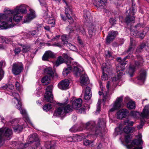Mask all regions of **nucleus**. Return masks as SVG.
Masks as SVG:
<instances>
[{"instance_id": "obj_64", "label": "nucleus", "mask_w": 149, "mask_h": 149, "mask_svg": "<svg viewBox=\"0 0 149 149\" xmlns=\"http://www.w3.org/2000/svg\"><path fill=\"white\" fill-rule=\"evenodd\" d=\"M70 49L72 51H76L77 50L76 47L75 46L73 45H71V47H70Z\"/></svg>"}, {"instance_id": "obj_37", "label": "nucleus", "mask_w": 149, "mask_h": 149, "mask_svg": "<svg viewBox=\"0 0 149 149\" xmlns=\"http://www.w3.org/2000/svg\"><path fill=\"white\" fill-rule=\"evenodd\" d=\"M50 80L49 77L48 76H46L43 77L41 81L42 83L45 84V85H47L49 83Z\"/></svg>"}, {"instance_id": "obj_22", "label": "nucleus", "mask_w": 149, "mask_h": 149, "mask_svg": "<svg viewBox=\"0 0 149 149\" xmlns=\"http://www.w3.org/2000/svg\"><path fill=\"white\" fill-rule=\"evenodd\" d=\"M82 103V100L81 99H76L73 101L72 105V107H72V110L73 109H78L81 106Z\"/></svg>"}, {"instance_id": "obj_31", "label": "nucleus", "mask_w": 149, "mask_h": 149, "mask_svg": "<svg viewBox=\"0 0 149 149\" xmlns=\"http://www.w3.org/2000/svg\"><path fill=\"white\" fill-rule=\"evenodd\" d=\"M141 115V113H140L139 112L135 111H132L130 113V115L134 118H138L140 117V119L142 118Z\"/></svg>"}, {"instance_id": "obj_62", "label": "nucleus", "mask_w": 149, "mask_h": 149, "mask_svg": "<svg viewBox=\"0 0 149 149\" xmlns=\"http://www.w3.org/2000/svg\"><path fill=\"white\" fill-rule=\"evenodd\" d=\"M91 88L89 87L86 86V91L85 93H86V91L89 92L90 93H91Z\"/></svg>"}, {"instance_id": "obj_61", "label": "nucleus", "mask_w": 149, "mask_h": 149, "mask_svg": "<svg viewBox=\"0 0 149 149\" xmlns=\"http://www.w3.org/2000/svg\"><path fill=\"white\" fill-rule=\"evenodd\" d=\"M89 14V13L88 12L86 13V14H85L84 15V17L85 19V21L87 22L88 21V15Z\"/></svg>"}, {"instance_id": "obj_51", "label": "nucleus", "mask_w": 149, "mask_h": 149, "mask_svg": "<svg viewBox=\"0 0 149 149\" xmlns=\"http://www.w3.org/2000/svg\"><path fill=\"white\" fill-rule=\"evenodd\" d=\"M125 141L126 143H129L131 141L130 136L127 135L125 136Z\"/></svg>"}, {"instance_id": "obj_23", "label": "nucleus", "mask_w": 149, "mask_h": 149, "mask_svg": "<svg viewBox=\"0 0 149 149\" xmlns=\"http://www.w3.org/2000/svg\"><path fill=\"white\" fill-rule=\"evenodd\" d=\"M14 11L15 13H19V14H24L26 13L27 10L26 9V6L24 5H21L18 7H17Z\"/></svg>"}, {"instance_id": "obj_44", "label": "nucleus", "mask_w": 149, "mask_h": 149, "mask_svg": "<svg viewBox=\"0 0 149 149\" xmlns=\"http://www.w3.org/2000/svg\"><path fill=\"white\" fill-rule=\"evenodd\" d=\"M91 97V93H90L89 92L86 91L84 95L85 99L87 100H89Z\"/></svg>"}, {"instance_id": "obj_10", "label": "nucleus", "mask_w": 149, "mask_h": 149, "mask_svg": "<svg viewBox=\"0 0 149 149\" xmlns=\"http://www.w3.org/2000/svg\"><path fill=\"white\" fill-rule=\"evenodd\" d=\"M53 89V86L50 85L47 86L46 88V91L45 93V98L47 102H51L53 100V95L52 91Z\"/></svg>"}, {"instance_id": "obj_11", "label": "nucleus", "mask_w": 149, "mask_h": 149, "mask_svg": "<svg viewBox=\"0 0 149 149\" xmlns=\"http://www.w3.org/2000/svg\"><path fill=\"white\" fill-rule=\"evenodd\" d=\"M84 71L83 70L82 72H81V74L80 75H81V76L80 78V81L81 85L83 88H85V87L89 83V81L87 75L84 74Z\"/></svg>"}, {"instance_id": "obj_30", "label": "nucleus", "mask_w": 149, "mask_h": 149, "mask_svg": "<svg viewBox=\"0 0 149 149\" xmlns=\"http://www.w3.org/2000/svg\"><path fill=\"white\" fill-rule=\"evenodd\" d=\"M65 60L61 56L58 57L57 58L56 61L55 65L58 66L64 63Z\"/></svg>"}, {"instance_id": "obj_40", "label": "nucleus", "mask_w": 149, "mask_h": 149, "mask_svg": "<svg viewBox=\"0 0 149 149\" xmlns=\"http://www.w3.org/2000/svg\"><path fill=\"white\" fill-rule=\"evenodd\" d=\"M145 118H145L142 117V119H141L140 124L139 125H138L137 126V128L139 130L141 129L143 125H144L145 122Z\"/></svg>"}, {"instance_id": "obj_47", "label": "nucleus", "mask_w": 149, "mask_h": 149, "mask_svg": "<svg viewBox=\"0 0 149 149\" xmlns=\"http://www.w3.org/2000/svg\"><path fill=\"white\" fill-rule=\"evenodd\" d=\"M12 95L14 97V99L16 101H18V100H19V95L18 93L13 92L12 93Z\"/></svg>"}, {"instance_id": "obj_42", "label": "nucleus", "mask_w": 149, "mask_h": 149, "mask_svg": "<svg viewBox=\"0 0 149 149\" xmlns=\"http://www.w3.org/2000/svg\"><path fill=\"white\" fill-rule=\"evenodd\" d=\"M46 10L47 11H45L44 13V15L43 17L44 18L47 19L51 17V16H52L50 13H48V10L47 8H46Z\"/></svg>"}, {"instance_id": "obj_17", "label": "nucleus", "mask_w": 149, "mask_h": 149, "mask_svg": "<svg viewBox=\"0 0 149 149\" xmlns=\"http://www.w3.org/2000/svg\"><path fill=\"white\" fill-rule=\"evenodd\" d=\"M107 0H94V4L98 9H102L106 6Z\"/></svg>"}, {"instance_id": "obj_43", "label": "nucleus", "mask_w": 149, "mask_h": 149, "mask_svg": "<svg viewBox=\"0 0 149 149\" xmlns=\"http://www.w3.org/2000/svg\"><path fill=\"white\" fill-rule=\"evenodd\" d=\"M145 44L144 43H142L140 46L137 48L136 51L138 52H141V50L145 48Z\"/></svg>"}, {"instance_id": "obj_28", "label": "nucleus", "mask_w": 149, "mask_h": 149, "mask_svg": "<svg viewBox=\"0 0 149 149\" xmlns=\"http://www.w3.org/2000/svg\"><path fill=\"white\" fill-rule=\"evenodd\" d=\"M133 33V34L136 37H139L142 39L145 36L146 33L144 31L142 32L141 33H139V31L137 30L132 31V33Z\"/></svg>"}, {"instance_id": "obj_63", "label": "nucleus", "mask_w": 149, "mask_h": 149, "mask_svg": "<svg viewBox=\"0 0 149 149\" xmlns=\"http://www.w3.org/2000/svg\"><path fill=\"white\" fill-rule=\"evenodd\" d=\"M15 87L16 88V89L19 90V84L18 81H16L15 83Z\"/></svg>"}, {"instance_id": "obj_5", "label": "nucleus", "mask_w": 149, "mask_h": 149, "mask_svg": "<svg viewBox=\"0 0 149 149\" xmlns=\"http://www.w3.org/2000/svg\"><path fill=\"white\" fill-rule=\"evenodd\" d=\"M129 56H127L123 59H121L120 57L117 58V60L119 63L116 68V72L118 76L122 75L123 70L125 69V65L127 64V61H125V60L127 58H129Z\"/></svg>"}, {"instance_id": "obj_52", "label": "nucleus", "mask_w": 149, "mask_h": 149, "mask_svg": "<svg viewBox=\"0 0 149 149\" xmlns=\"http://www.w3.org/2000/svg\"><path fill=\"white\" fill-rule=\"evenodd\" d=\"M108 76L107 74L103 72V75L101 77L102 80L105 81L108 79Z\"/></svg>"}, {"instance_id": "obj_53", "label": "nucleus", "mask_w": 149, "mask_h": 149, "mask_svg": "<svg viewBox=\"0 0 149 149\" xmlns=\"http://www.w3.org/2000/svg\"><path fill=\"white\" fill-rule=\"evenodd\" d=\"M37 33L36 30H33L31 31H29L28 32V34L30 35L34 36L36 35Z\"/></svg>"}, {"instance_id": "obj_19", "label": "nucleus", "mask_w": 149, "mask_h": 149, "mask_svg": "<svg viewBox=\"0 0 149 149\" xmlns=\"http://www.w3.org/2000/svg\"><path fill=\"white\" fill-rule=\"evenodd\" d=\"M128 113V111L126 109H121L117 113V118L118 119H122L125 117Z\"/></svg>"}, {"instance_id": "obj_38", "label": "nucleus", "mask_w": 149, "mask_h": 149, "mask_svg": "<svg viewBox=\"0 0 149 149\" xmlns=\"http://www.w3.org/2000/svg\"><path fill=\"white\" fill-rule=\"evenodd\" d=\"M124 124L125 125L132 126H133L134 122L130 121L128 118H127L124 121Z\"/></svg>"}, {"instance_id": "obj_36", "label": "nucleus", "mask_w": 149, "mask_h": 149, "mask_svg": "<svg viewBox=\"0 0 149 149\" xmlns=\"http://www.w3.org/2000/svg\"><path fill=\"white\" fill-rule=\"evenodd\" d=\"M127 108L129 109H133L135 107V103L134 101L131 100L129 101L127 104Z\"/></svg>"}, {"instance_id": "obj_33", "label": "nucleus", "mask_w": 149, "mask_h": 149, "mask_svg": "<svg viewBox=\"0 0 149 149\" xmlns=\"http://www.w3.org/2000/svg\"><path fill=\"white\" fill-rule=\"evenodd\" d=\"M82 138V137L80 135L77 134H74L72 137H71L72 140L70 141H79L81 140Z\"/></svg>"}, {"instance_id": "obj_8", "label": "nucleus", "mask_w": 149, "mask_h": 149, "mask_svg": "<svg viewBox=\"0 0 149 149\" xmlns=\"http://www.w3.org/2000/svg\"><path fill=\"white\" fill-rule=\"evenodd\" d=\"M17 102L18 104L16 105V108L18 109L20 111L23 117L25 119L26 122L31 125H32L31 121L29 119V117L27 116V113L25 109H22V105L21 102L19 100L18 101H17Z\"/></svg>"}, {"instance_id": "obj_41", "label": "nucleus", "mask_w": 149, "mask_h": 149, "mask_svg": "<svg viewBox=\"0 0 149 149\" xmlns=\"http://www.w3.org/2000/svg\"><path fill=\"white\" fill-rule=\"evenodd\" d=\"M52 107L51 104H47L44 105L43 107V108L45 111H47L49 110L52 108Z\"/></svg>"}, {"instance_id": "obj_7", "label": "nucleus", "mask_w": 149, "mask_h": 149, "mask_svg": "<svg viewBox=\"0 0 149 149\" xmlns=\"http://www.w3.org/2000/svg\"><path fill=\"white\" fill-rule=\"evenodd\" d=\"M128 15L125 18V21L127 23H129L130 22L134 23V17L133 15L136 12V10L135 7V4L132 2V7L129 10Z\"/></svg>"}, {"instance_id": "obj_35", "label": "nucleus", "mask_w": 149, "mask_h": 149, "mask_svg": "<svg viewBox=\"0 0 149 149\" xmlns=\"http://www.w3.org/2000/svg\"><path fill=\"white\" fill-rule=\"evenodd\" d=\"M134 130V127H131L126 126L123 129V131L126 134L131 133L133 132Z\"/></svg>"}, {"instance_id": "obj_6", "label": "nucleus", "mask_w": 149, "mask_h": 149, "mask_svg": "<svg viewBox=\"0 0 149 149\" xmlns=\"http://www.w3.org/2000/svg\"><path fill=\"white\" fill-rule=\"evenodd\" d=\"M29 141L27 143H25L24 144L23 143L21 144L22 146H24V147H26L29 146V145L30 143L35 142L36 146L37 149L35 148H33L32 149H40L39 148L40 143L39 142L38 136L37 134H31L29 136Z\"/></svg>"}, {"instance_id": "obj_39", "label": "nucleus", "mask_w": 149, "mask_h": 149, "mask_svg": "<svg viewBox=\"0 0 149 149\" xmlns=\"http://www.w3.org/2000/svg\"><path fill=\"white\" fill-rule=\"evenodd\" d=\"M23 126L22 125H17L13 127L15 132H16L17 131L19 132L21 131L23 129Z\"/></svg>"}, {"instance_id": "obj_50", "label": "nucleus", "mask_w": 149, "mask_h": 149, "mask_svg": "<svg viewBox=\"0 0 149 149\" xmlns=\"http://www.w3.org/2000/svg\"><path fill=\"white\" fill-rule=\"evenodd\" d=\"M45 146L47 149H50L51 148V142L50 141L46 142Z\"/></svg>"}, {"instance_id": "obj_18", "label": "nucleus", "mask_w": 149, "mask_h": 149, "mask_svg": "<svg viewBox=\"0 0 149 149\" xmlns=\"http://www.w3.org/2000/svg\"><path fill=\"white\" fill-rule=\"evenodd\" d=\"M55 57V54L50 51L45 52L42 57V59L43 61H48L49 58H53Z\"/></svg>"}, {"instance_id": "obj_27", "label": "nucleus", "mask_w": 149, "mask_h": 149, "mask_svg": "<svg viewBox=\"0 0 149 149\" xmlns=\"http://www.w3.org/2000/svg\"><path fill=\"white\" fill-rule=\"evenodd\" d=\"M134 49V46L133 44V41L131 38H130V46L127 50L125 52V53H127L129 54H132Z\"/></svg>"}, {"instance_id": "obj_58", "label": "nucleus", "mask_w": 149, "mask_h": 149, "mask_svg": "<svg viewBox=\"0 0 149 149\" xmlns=\"http://www.w3.org/2000/svg\"><path fill=\"white\" fill-rule=\"evenodd\" d=\"M21 51V49L19 48L18 47L16 48L14 50L15 54L16 55L18 54Z\"/></svg>"}, {"instance_id": "obj_14", "label": "nucleus", "mask_w": 149, "mask_h": 149, "mask_svg": "<svg viewBox=\"0 0 149 149\" xmlns=\"http://www.w3.org/2000/svg\"><path fill=\"white\" fill-rule=\"evenodd\" d=\"M146 75V72L145 70H142L139 72V75L137 77V83L139 84H143Z\"/></svg>"}, {"instance_id": "obj_49", "label": "nucleus", "mask_w": 149, "mask_h": 149, "mask_svg": "<svg viewBox=\"0 0 149 149\" xmlns=\"http://www.w3.org/2000/svg\"><path fill=\"white\" fill-rule=\"evenodd\" d=\"M40 3V4L44 7L47 8V4L45 0H38Z\"/></svg>"}, {"instance_id": "obj_2", "label": "nucleus", "mask_w": 149, "mask_h": 149, "mask_svg": "<svg viewBox=\"0 0 149 149\" xmlns=\"http://www.w3.org/2000/svg\"><path fill=\"white\" fill-rule=\"evenodd\" d=\"M21 14L18 13H15L14 10H6L4 14L0 13V22L2 20H5L7 21L6 22L2 21L1 24H0V29H6L14 26L12 22V16H13V20L15 22H18L22 19V16L20 15Z\"/></svg>"}, {"instance_id": "obj_4", "label": "nucleus", "mask_w": 149, "mask_h": 149, "mask_svg": "<svg viewBox=\"0 0 149 149\" xmlns=\"http://www.w3.org/2000/svg\"><path fill=\"white\" fill-rule=\"evenodd\" d=\"M68 99L66 100L65 102L63 103H58V105H59L60 107L58 108L55 111L54 115L56 116H59L62 115L66 113L72 111V108L70 105L68 104L66 105L68 101Z\"/></svg>"}, {"instance_id": "obj_9", "label": "nucleus", "mask_w": 149, "mask_h": 149, "mask_svg": "<svg viewBox=\"0 0 149 149\" xmlns=\"http://www.w3.org/2000/svg\"><path fill=\"white\" fill-rule=\"evenodd\" d=\"M23 70V66L22 63L16 62L13 64L12 71L14 75H19Z\"/></svg>"}, {"instance_id": "obj_54", "label": "nucleus", "mask_w": 149, "mask_h": 149, "mask_svg": "<svg viewBox=\"0 0 149 149\" xmlns=\"http://www.w3.org/2000/svg\"><path fill=\"white\" fill-rule=\"evenodd\" d=\"M102 70H103V72H104V70L106 68H110V66L109 67L108 66L107 64L105 63H103L102 65Z\"/></svg>"}, {"instance_id": "obj_46", "label": "nucleus", "mask_w": 149, "mask_h": 149, "mask_svg": "<svg viewBox=\"0 0 149 149\" xmlns=\"http://www.w3.org/2000/svg\"><path fill=\"white\" fill-rule=\"evenodd\" d=\"M61 40L63 44L64 45L68 42L67 41L68 38L65 36L63 35L62 36Z\"/></svg>"}, {"instance_id": "obj_21", "label": "nucleus", "mask_w": 149, "mask_h": 149, "mask_svg": "<svg viewBox=\"0 0 149 149\" xmlns=\"http://www.w3.org/2000/svg\"><path fill=\"white\" fill-rule=\"evenodd\" d=\"M137 57L138 59V61H135L134 64H132L134 65V67L136 70L140 67L144 62L141 57L139 56H137Z\"/></svg>"}, {"instance_id": "obj_15", "label": "nucleus", "mask_w": 149, "mask_h": 149, "mask_svg": "<svg viewBox=\"0 0 149 149\" xmlns=\"http://www.w3.org/2000/svg\"><path fill=\"white\" fill-rule=\"evenodd\" d=\"M69 84V82L68 80H63L58 84V87L61 90H65L68 88Z\"/></svg>"}, {"instance_id": "obj_3", "label": "nucleus", "mask_w": 149, "mask_h": 149, "mask_svg": "<svg viewBox=\"0 0 149 149\" xmlns=\"http://www.w3.org/2000/svg\"><path fill=\"white\" fill-rule=\"evenodd\" d=\"M65 63L67 65L68 67L65 68L63 71V74L64 77L67 76L70 73L72 68H73L74 74L77 77H79L82 72L83 69L80 65L77 64L76 62H71L70 60L68 59L65 61Z\"/></svg>"}, {"instance_id": "obj_12", "label": "nucleus", "mask_w": 149, "mask_h": 149, "mask_svg": "<svg viewBox=\"0 0 149 149\" xmlns=\"http://www.w3.org/2000/svg\"><path fill=\"white\" fill-rule=\"evenodd\" d=\"M123 100V97L122 96L117 97L113 104V107L110 109L109 111L113 112L116 110L119 109L121 107Z\"/></svg>"}, {"instance_id": "obj_45", "label": "nucleus", "mask_w": 149, "mask_h": 149, "mask_svg": "<svg viewBox=\"0 0 149 149\" xmlns=\"http://www.w3.org/2000/svg\"><path fill=\"white\" fill-rule=\"evenodd\" d=\"M47 22L49 24H54L55 22L54 17L52 16H51L50 18L47 19Z\"/></svg>"}, {"instance_id": "obj_20", "label": "nucleus", "mask_w": 149, "mask_h": 149, "mask_svg": "<svg viewBox=\"0 0 149 149\" xmlns=\"http://www.w3.org/2000/svg\"><path fill=\"white\" fill-rule=\"evenodd\" d=\"M143 143L142 140V136H139L138 139H135L131 143L130 145H128L127 146L128 148L130 149L134 147V146H138L139 144H141Z\"/></svg>"}, {"instance_id": "obj_26", "label": "nucleus", "mask_w": 149, "mask_h": 149, "mask_svg": "<svg viewBox=\"0 0 149 149\" xmlns=\"http://www.w3.org/2000/svg\"><path fill=\"white\" fill-rule=\"evenodd\" d=\"M136 70L134 67V65L132 64H130L127 71L128 75L130 77H132L134 76V73Z\"/></svg>"}, {"instance_id": "obj_1", "label": "nucleus", "mask_w": 149, "mask_h": 149, "mask_svg": "<svg viewBox=\"0 0 149 149\" xmlns=\"http://www.w3.org/2000/svg\"><path fill=\"white\" fill-rule=\"evenodd\" d=\"M105 124L103 119H99L96 124L94 121H90L85 124L81 125L79 129H77L76 126H73L70 129V131L72 132H76L85 129L89 132L91 134L95 135H98L102 136Z\"/></svg>"}, {"instance_id": "obj_32", "label": "nucleus", "mask_w": 149, "mask_h": 149, "mask_svg": "<svg viewBox=\"0 0 149 149\" xmlns=\"http://www.w3.org/2000/svg\"><path fill=\"white\" fill-rule=\"evenodd\" d=\"M22 47V51L23 53L27 52L31 50V48L30 45H21Z\"/></svg>"}, {"instance_id": "obj_57", "label": "nucleus", "mask_w": 149, "mask_h": 149, "mask_svg": "<svg viewBox=\"0 0 149 149\" xmlns=\"http://www.w3.org/2000/svg\"><path fill=\"white\" fill-rule=\"evenodd\" d=\"M142 27L141 25L140 24H138L134 26V31L139 30Z\"/></svg>"}, {"instance_id": "obj_55", "label": "nucleus", "mask_w": 149, "mask_h": 149, "mask_svg": "<svg viewBox=\"0 0 149 149\" xmlns=\"http://www.w3.org/2000/svg\"><path fill=\"white\" fill-rule=\"evenodd\" d=\"M109 22L111 25H113L116 23V20L113 18H111L109 19Z\"/></svg>"}, {"instance_id": "obj_25", "label": "nucleus", "mask_w": 149, "mask_h": 149, "mask_svg": "<svg viewBox=\"0 0 149 149\" xmlns=\"http://www.w3.org/2000/svg\"><path fill=\"white\" fill-rule=\"evenodd\" d=\"M141 117L148 119L149 117V104L145 106L141 112Z\"/></svg>"}, {"instance_id": "obj_29", "label": "nucleus", "mask_w": 149, "mask_h": 149, "mask_svg": "<svg viewBox=\"0 0 149 149\" xmlns=\"http://www.w3.org/2000/svg\"><path fill=\"white\" fill-rule=\"evenodd\" d=\"M95 32L96 30L95 29L94 26L93 25L90 26L88 29V33L90 38H91L95 36Z\"/></svg>"}, {"instance_id": "obj_56", "label": "nucleus", "mask_w": 149, "mask_h": 149, "mask_svg": "<svg viewBox=\"0 0 149 149\" xmlns=\"http://www.w3.org/2000/svg\"><path fill=\"white\" fill-rule=\"evenodd\" d=\"M65 13H72V11L70 8L68 6L65 7Z\"/></svg>"}, {"instance_id": "obj_13", "label": "nucleus", "mask_w": 149, "mask_h": 149, "mask_svg": "<svg viewBox=\"0 0 149 149\" xmlns=\"http://www.w3.org/2000/svg\"><path fill=\"white\" fill-rule=\"evenodd\" d=\"M3 132H4V136L7 137H9L12 134V131L10 128H6L4 130L0 129V143L2 142L3 140Z\"/></svg>"}, {"instance_id": "obj_24", "label": "nucleus", "mask_w": 149, "mask_h": 149, "mask_svg": "<svg viewBox=\"0 0 149 149\" xmlns=\"http://www.w3.org/2000/svg\"><path fill=\"white\" fill-rule=\"evenodd\" d=\"M30 13L27 15L25 17L24 21V23L29 22L36 17L34 11L31 10H30Z\"/></svg>"}, {"instance_id": "obj_48", "label": "nucleus", "mask_w": 149, "mask_h": 149, "mask_svg": "<svg viewBox=\"0 0 149 149\" xmlns=\"http://www.w3.org/2000/svg\"><path fill=\"white\" fill-rule=\"evenodd\" d=\"M93 141H91L88 140L86 139L84 141L83 144L84 145L86 146H90L93 143Z\"/></svg>"}, {"instance_id": "obj_60", "label": "nucleus", "mask_w": 149, "mask_h": 149, "mask_svg": "<svg viewBox=\"0 0 149 149\" xmlns=\"http://www.w3.org/2000/svg\"><path fill=\"white\" fill-rule=\"evenodd\" d=\"M105 54L107 58H110L111 57L110 52L109 51H107L105 52Z\"/></svg>"}, {"instance_id": "obj_16", "label": "nucleus", "mask_w": 149, "mask_h": 149, "mask_svg": "<svg viewBox=\"0 0 149 149\" xmlns=\"http://www.w3.org/2000/svg\"><path fill=\"white\" fill-rule=\"evenodd\" d=\"M118 34V33L117 31H109L106 38L107 42L109 43L111 42L112 41Z\"/></svg>"}, {"instance_id": "obj_34", "label": "nucleus", "mask_w": 149, "mask_h": 149, "mask_svg": "<svg viewBox=\"0 0 149 149\" xmlns=\"http://www.w3.org/2000/svg\"><path fill=\"white\" fill-rule=\"evenodd\" d=\"M44 72L45 74L48 75L49 77H52L54 75V72L52 68H51L45 69Z\"/></svg>"}, {"instance_id": "obj_59", "label": "nucleus", "mask_w": 149, "mask_h": 149, "mask_svg": "<svg viewBox=\"0 0 149 149\" xmlns=\"http://www.w3.org/2000/svg\"><path fill=\"white\" fill-rule=\"evenodd\" d=\"M4 74V72L3 70H1L0 68V81L3 77Z\"/></svg>"}]
</instances>
